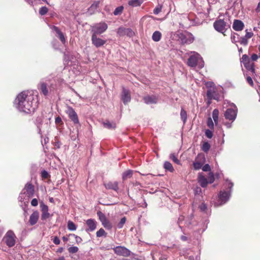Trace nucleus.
Instances as JSON below:
<instances>
[{"instance_id":"f257e3e1","label":"nucleus","mask_w":260,"mask_h":260,"mask_svg":"<svg viewBox=\"0 0 260 260\" xmlns=\"http://www.w3.org/2000/svg\"><path fill=\"white\" fill-rule=\"evenodd\" d=\"M39 100L38 95L32 91H24L17 96L14 101L16 109L21 112L31 113L38 108Z\"/></svg>"},{"instance_id":"f03ea898","label":"nucleus","mask_w":260,"mask_h":260,"mask_svg":"<svg viewBox=\"0 0 260 260\" xmlns=\"http://www.w3.org/2000/svg\"><path fill=\"white\" fill-rule=\"evenodd\" d=\"M187 64L191 67L198 65L199 68H202L204 67V63L200 54L193 52L188 59Z\"/></svg>"},{"instance_id":"7ed1b4c3","label":"nucleus","mask_w":260,"mask_h":260,"mask_svg":"<svg viewBox=\"0 0 260 260\" xmlns=\"http://www.w3.org/2000/svg\"><path fill=\"white\" fill-rule=\"evenodd\" d=\"M16 237L13 232L9 231L3 238V241L9 247H13L16 243Z\"/></svg>"},{"instance_id":"20e7f679","label":"nucleus","mask_w":260,"mask_h":260,"mask_svg":"<svg viewBox=\"0 0 260 260\" xmlns=\"http://www.w3.org/2000/svg\"><path fill=\"white\" fill-rule=\"evenodd\" d=\"M52 85L53 84L50 81H42L40 84L39 89L44 95L46 96L49 94V92L54 89Z\"/></svg>"},{"instance_id":"39448f33","label":"nucleus","mask_w":260,"mask_h":260,"mask_svg":"<svg viewBox=\"0 0 260 260\" xmlns=\"http://www.w3.org/2000/svg\"><path fill=\"white\" fill-rule=\"evenodd\" d=\"M225 185L229 188H230V190L227 191H220L219 194V198L221 204H224L229 199L230 197L231 189L233 186V184L232 182H231L229 181H226L225 183Z\"/></svg>"},{"instance_id":"423d86ee","label":"nucleus","mask_w":260,"mask_h":260,"mask_svg":"<svg viewBox=\"0 0 260 260\" xmlns=\"http://www.w3.org/2000/svg\"><path fill=\"white\" fill-rule=\"evenodd\" d=\"M214 27L216 30L224 35V32L228 27H230L223 19H219L215 21L213 24Z\"/></svg>"},{"instance_id":"0eeeda50","label":"nucleus","mask_w":260,"mask_h":260,"mask_svg":"<svg viewBox=\"0 0 260 260\" xmlns=\"http://www.w3.org/2000/svg\"><path fill=\"white\" fill-rule=\"evenodd\" d=\"M108 28L107 24L105 22H100L95 24L92 26V34L96 35L104 33Z\"/></svg>"},{"instance_id":"6e6552de","label":"nucleus","mask_w":260,"mask_h":260,"mask_svg":"<svg viewBox=\"0 0 260 260\" xmlns=\"http://www.w3.org/2000/svg\"><path fill=\"white\" fill-rule=\"evenodd\" d=\"M114 253L118 255L128 257L131 255V251L124 246H118L113 248Z\"/></svg>"},{"instance_id":"1a4fd4ad","label":"nucleus","mask_w":260,"mask_h":260,"mask_svg":"<svg viewBox=\"0 0 260 260\" xmlns=\"http://www.w3.org/2000/svg\"><path fill=\"white\" fill-rule=\"evenodd\" d=\"M66 113L68 115L69 117L71 120V121H73L74 124H79V121L77 114L72 107L69 106H67Z\"/></svg>"},{"instance_id":"9d476101","label":"nucleus","mask_w":260,"mask_h":260,"mask_svg":"<svg viewBox=\"0 0 260 260\" xmlns=\"http://www.w3.org/2000/svg\"><path fill=\"white\" fill-rule=\"evenodd\" d=\"M178 37L183 44H190L194 40L193 36L188 32L180 33L178 34Z\"/></svg>"},{"instance_id":"9b49d317","label":"nucleus","mask_w":260,"mask_h":260,"mask_svg":"<svg viewBox=\"0 0 260 260\" xmlns=\"http://www.w3.org/2000/svg\"><path fill=\"white\" fill-rule=\"evenodd\" d=\"M225 117L226 119L230 120H234L237 116V109L235 105L232 107L228 108L224 114Z\"/></svg>"},{"instance_id":"f8f14e48","label":"nucleus","mask_w":260,"mask_h":260,"mask_svg":"<svg viewBox=\"0 0 260 260\" xmlns=\"http://www.w3.org/2000/svg\"><path fill=\"white\" fill-rule=\"evenodd\" d=\"M98 215L99 216V219L101 221L103 225L107 229L111 230L112 228V224L107 219L105 215L101 212H98Z\"/></svg>"},{"instance_id":"ddd939ff","label":"nucleus","mask_w":260,"mask_h":260,"mask_svg":"<svg viewBox=\"0 0 260 260\" xmlns=\"http://www.w3.org/2000/svg\"><path fill=\"white\" fill-rule=\"evenodd\" d=\"M117 33L119 36L126 35L128 37H132L134 35V31L131 28L123 27H119L117 30Z\"/></svg>"},{"instance_id":"4468645a","label":"nucleus","mask_w":260,"mask_h":260,"mask_svg":"<svg viewBox=\"0 0 260 260\" xmlns=\"http://www.w3.org/2000/svg\"><path fill=\"white\" fill-rule=\"evenodd\" d=\"M91 41L92 43L97 48L103 46L106 43V40L98 38L95 34L92 35Z\"/></svg>"},{"instance_id":"2eb2a0df","label":"nucleus","mask_w":260,"mask_h":260,"mask_svg":"<svg viewBox=\"0 0 260 260\" xmlns=\"http://www.w3.org/2000/svg\"><path fill=\"white\" fill-rule=\"evenodd\" d=\"M40 207L42 211L41 219L46 220L50 216V213L48 212V207L41 202Z\"/></svg>"},{"instance_id":"dca6fc26","label":"nucleus","mask_w":260,"mask_h":260,"mask_svg":"<svg viewBox=\"0 0 260 260\" xmlns=\"http://www.w3.org/2000/svg\"><path fill=\"white\" fill-rule=\"evenodd\" d=\"M207 97L209 100L214 99L218 100L219 96L216 91L214 87H210L207 90Z\"/></svg>"},{"instance_id":"f3484780","label":"nucleus","mask_w":260,"mask_h":260,"mask_svg":"<svg viewBox=\"0 0 260 260\" xmlns=\"http://www.w3.org/2000/svg\"><path fill=\"white\" fill-rule=\"evenodd\" d=\"M24 190L25 191L24 193L26 194L27 197L30 198L33 196L35 190L34 186L31 183H27L25 186Z\"/></svg>"},{"instance_id":"a211bd4d","label":"nucleus","mask_w":260,"mask_h":260,"mask_svg":"<svg viewBox=\"0 0 260 260\" xmlns=\"http://www.w3.org/2000/svg\"><path fill=\"white\" fill-rule=\"evenodd\" d=\"M121 99L124 104H126L131 101V95L129 90L123 88L121 94Z\"/></svg>"},{"instance_id":"6ab92c4d","label":"nucleus","mask_w":260,"mask_h":260,"mask_svg":"<svg viewBox=\"0 0 260 260\" xmlns=\"http://www.w3.org/2000/svg\"><path fill=\"white\" fill-rule=\"evenodd\" d=\"M244 27V23L240 20H234L233 24V28L236 31H241Z\"/></svg>"},{"instance_id":"aec40b11","label":"nucleus","mask_w":260,"mask_h":260,"mask_svg":"<svg viewBox=\"0 0 260 260\" xmlns=\"http://www.w3.org/2000/svg\"><path fill=\"white\" fill-rule=\"evenodd\" d=\"M86 224L88 228L86 230L87 232H92L96 229V221L92 219H89L86 221Z\"/></svg>"},{"instance_id":"412c9836","label":"nucleus","mask_w":260,"mask_h":260,"mask_svg":"<svg viewBox=\"0 0 260 260\" xmlns=\"http://www.w3.org/2000/svg\"><path fill=\"white\" fill-rule=\"evenodd\" d=\"M39 213L38 211H34L30 216L29 222L30 225L35 224L39 219Z\"/></svg>"},{"instance_id":"4be33fe9","label":"nucleus","mask_w":260,"mask_h":260,"mask_svg":"<svg viewBox=\"0 0 260 260\" xmlns=\"http://www.w3.org/2000/svg\"><path fill=\"white\" fill-rule=\"evenodd\" d=\"M105 187L108 189H113L116 191H117L119 189L118 186V182H109L107 183L104 184Z\"/></svg>"},{"instance_id":"5701e85b","label":"nucleus","mask_w":260,"mask_h":260,"mask_svg":"<svg viewBox=\"0 0 260 260\" xmlns=\"http://www.w3.org/2000/svg\"><path fill=\"white\" fill-rule=\"evenodd\" d=\"M143 100L147 104H156L157 102V98L154 95L146 96L144 97Z\"/></svg>"},{"instance_id":"b1692460","label":"nucleus","mask_w":260,"mask_h":260,"mask_svg":"<svg viewBox=\"0 0 260 260\" xmlns=\"http://www.w3.org/2000/svg\"><path fill=\"white\" fill-rule=\"evenodd\" d=\"M52 29L56 32L57 35V37L59 39L61 42L63 44H64L66 43V38L62 32H61L59 28L55 26H53Z\"/></svg>"},{"instance_id":"393cba45","label":"nucleus","mask_w":260,"mask_h":260,"mask_svg":"<svg viewBox=\"0 0 260 260\" xmlns=\"http://www.w3.org/2000/svg\"><path fill=\"white\" fill-rule=\"evenodd\" d=\"M198 181L203 187H205L208 184L207 179L201 174H200L198 177Z\"/></svg>"},{"instance_id":"a878e982","label":"nucleus","mask_w":260,"mask_h":260,"mask_svg":"<svg viewBox=\"0 0 260 260\" xmlns=\"http://www.w3.org/2000/svg\"><path fill=\"white\" fill-rule=\"evenodd\" d=\"M244 66L245 68L248 71H251L252 73H254L255 69H254V64L253 62H251L250 61V59L247 62H246L244 64Z\"/></svg>"},{"instance_id":"bb28decb","label":"nucleus","mask_w":260,"mask_h":260,"mask_svg":"<svg viewBox=\"0 0 260 260\" xmlns=\"http://www.w3.org/2000/svg\"><path fill=\"white\" fill-rule=\"evenodd\" d=\"M161 38V34L159 31H155L153 32L152 36V40L155 42H158Z\"/></svg>"},{"instance_id":"cd10ccee","label":"nucleus","mask_w":260,"mask_h":260,"mask_svg":"<svg viewBox=\"0 0 260 260\" xmlns=\"http://www.w3.org/2000/svg\"><path fill=\"white\" fill-rule=\"evenodd\" d=\"M144 2V0H130L128 1V5L133 7L140 6Z\"/></svg>"},{"instance_id":"c85d7f7f","label":"nucleus","mask_w":260,"mask_h":260,"mask_svg":"<svg viewBox=\"0 0 260 260\" xmlns=\"http://www.w3.org/2000/svg\"><path fill=\"white\" fill-rule=\"evenodd\" d=\"M104 127L109 129H114L116 127V124L114 122H110L109 121H106L103 123Z\"/></svg>"},{"instance_id":"c756f323","label":"nucleus","mask_w":260,"mask_h":260,"mask_svg":"<svg viewBox=\"0 0 260 260\" xmlns=\"http://www.w3.org/2000/svg\"><path fill=\"white\" fill-rule=\"evenodd\" d=\"M199 156H198L193 163V168L195 170H199L201 168L203 163L198 161Z\"/></svg>"},{"instance_id":"7c9ffc66","label":"nucleus","mask_w":260,"mask_h":260,"mask_svg":"<svg viewBox=\"0 0 260 260\" xmlns=\"http://www.w3.org/2000/svg\"><path fill=\"white\" fill-rule=\"evenodd\" d=\"M219 111L217 109H215L212 112V117L215 124H217L218 121Z\"/></svg>"},{"instance_id":"2f4dec72","label":"nucleus","mask_w":260,"mask_h":260,"mask_svg":"<svg viewBox=\"0 0 260 260\" xmlns=\"http://www.w3.org/2000/svg\"><path fill=\"white\" fill-rule=\"evenodd\" d=\"M164 168L170 172H173L174 171L172 165L169 161H165L164 165Z\"/></svg>"},{"instance_id":"473e14b6","label":"nucleus","mask_w":260,"mask_h":260,"mask_svg":"<svg viewBox=\"0 0 260 260\" xmlns=\"http://www.w3.org/2000/svg\"><path fill=\"white\" fill-rule=\"evenodd\" d=\"M133 171L128 170L124 172L122 174V179L126 180L128 178H131L133 175Z\"/></svg>"},{"instance_id":"72a5a7b5","label":"nucleus","mask_w":260,"mask_h":260,"mask_svg":"<svg viewBox=\"0 0 260 260\" xmlns=\"http://www.w3.org/2000/svg\"><path fill=\"white\" fill-rule=\"evenodd\" d=\"M123 9L124 8L123 6H119L117 7L113 12L114 15L117 16L121 14L122 13Z\"/></svg>"},{"instance_id":"f704fd0d","label":"nucleus","mask_w":260,"mask_h":260,"mask_svg":"<svg viewBox=\"0 0 260 260\" xmlns=\"http://www.w3.org/2000/svg\"><path fill=\"white\" fill-rule=\"evenodd\" d=\"M68 228L70 231H75L77 226L72 221H69L68 222Z\"/></svg>"},{"instance_id":"c9c22d12","label":"nucleus","mask_w":260,"mask_h":260,"mask_svg":"<svg viewBox=\"0 0 260 260\" xmlns=\"http://www.w3.org/2000/svg\"><path fill=\"white\" fill-rule=\"evenodd\" d=\"M180 116L181 119L183 120V123H185L186 122L187 119V113L186 111L183 109H181Z\"/></svg>"},{"instance_id":"e433bc0d","label":"nucleus","mask_w":260,"mask_h":260,"mask_svg":"<svg viewBox=\"0 0 260 260\" xmlns=\"http://www.w3.org/2000/svg\"><path fill=\"white\" fill-rule=\"evenodd\" d=\"M210 148V145L208 142H205L203 143L202 149V150L205 152H207L209 151Z\"/></svg>"},{"instance_id":"4c0bfd02","label":"nucleus","mask_w":260,"mask_h":260,"mask_svg":"<svg viewBox=\"0 0 260 260\" xmlns=\"http://www.w3.org/2000/svg\"><path fill=\"white\" fill-rule=\"evenodd\" d=\"M96 236L98 237H102V236H106V233L105 232V231H104V230L103 229H100L98 231H97L96 232Z\"/></svg>"},{"instance_id":"58836bf2","label":"nucleus","mask_w":260,"mask_h":260,"mask_svg":"<svg viewBox=\"0 0 260 260\" xmlns=\"http://www.w3.org/2000/svg\"><path fill=\"white\" fill-rule=\"evenodd\" d=\"M48 11V9L46 7H42L39 10V14L41 15H45Z\"/></svg>"},{"instance_id":"ea45409f","label":"nucleus","mask_w":260,"mask_h":260,"mask_svg":"<svg viewBox=\"0 0 260 260\" xmlns=\"http://www.w3.org/2000/svg\"><path fill=\"white\" fill-rule=\"evenodd\" d=\"M125 222H126V218L125 217H122L121 219L120 222L117 224L118 228L121 229L123 227L124 223H125Z\"/></svg>"},{"instance_id":"a19ab883","label":"nucleus","mask_w":260,"mask_h":260,"mask_svg":"<svg viewBox=\"0 0 260 260\" xmlns=\"http://www.w3.org/2000/svg\"><path fill=\"white\" fill-rule=\"evenodd\" d=\"M170 158L172 159L174 162H175L177 164H180V161L178 159L177 156L175 155L174 153H172L170 154Z\"/></svg>"},{"instance_id":"79ce46f5","label":"nucleus","mask_w":260,"mask_h":260,"mask_svg":"<svg viewBox=\"0 0 260 260\" xmlns=\"http://www.w3.org/2000/svg\"><path fill=\"white\" fill-rule=\"evenodd\" d=\"M208 126L211 128L213 129L214 128V123L213 122L212 119L211 117H209L207 119V122Z\"/></svg>"},{"instance_id":"37998d69","label":"nucleus","mask_w":260,"mask_h":260,"mask_svg":"<svg viewBox=\"0 0 260 260\" xmlns=\"http://www.w3.org/2000/svg\"><path fill=\"white\" fill-rule=\"evenodd\" d=\"M79 249L76 246H72L68 248V251L71 253H75L78 252Z\"/></svg>"},{"instance_id":"c03bdc74","label":"nucleus","mask_w":260,"mask_h":260,"mask_svg":"<svg viewBox=\"0 0 260 260\" xmlns=\"http://www.w3.org/2000/svg\"><path fill=\"white\" fill-rule=\"evenodd\" d=\"M208 183H212L214 181V176L212 173H210L207 179Z\"/></svg>"},{"instance_id":"a18cd8bd","label":"nucleus","mask_w":260,"mask_h":260,"mask_svg":"<svg viewBox=\"0 0 260 260\" xmlns=\"http://www.w3.org/2000/svg\"><path fill=\"white\" fill-rule=\"evenodd\" d=\"M240 43L241 44L246 46L248 44V39L245 36L241 37L240 40Z\"/></svg>"},{"instance_id":"49530a36","label":"nucleus","mask_w":260,"mask_h":260,"mask_svg":"<svg viewBox=\"0 0 260 260\" xmlns=\"http://www.w3.org/2000/svg\"><path fill=\"white\" fill-rule=\"evenodd\" d=\"M249 60H250V59H249V57L248 56V55L246 54H244V55H243V56L241 58V61L244 64V63H245L246 62H247Z\"/></svg>"},{"instance_id":"de8ad7c7","label":"nucleus","mask_w":260,"mask_h":260,"mask_svg":"<svg viewBox=\"0 0 260 260\" xmlns=\"http://www.w3.org/2000/svg\"><path fill=\"white\" fill-rule=\"evenodd\" d=\"M205 135L207 138L210 139L213 136V133L209 129H207L205 131Z\"/></svg>"},{"instance_id":"09e8293b","label":"nucleus","mask_w":260,"mask_h":260,"mask_svg":"<svg viewBox=\"0 0 260 260\" xmlns=\"http://www.w3.org/2000/svg\"><path fill=\"white\" fill-rule=\"evenodd\" d=\"M245 32V37L248 39L251 38L253 36V33L252 31H248L247 29H246Z\"/></svg>"},{"instance_id":"8fccbe9b","label":"nucleus","mask_w":260,"mask_h":260,"mask_svg":"<svg viewBox=\"0 0 260 260\" xmlns=\"http://www.w3.org/2000/svg\"><path fill=\"white\" fill-rule=\"evenodd\" d=\"M70 235H72V236H73L74 237H75L76 242L77 244H79L82 242V239L81 237H80L77 235H75V234H71Z\"/></svg>"},{"instance_id":"3c124183","label":"nucleus","mask_w":260,"mask_h":260,"mask_svg":"<svg viewBox=\"0 0 260 260\" xmlns=\"http://www.w3.org/2000/svg\"><path fill=\"white\" fill-rule=\"evenodd\" d=\"M161 11V6H158L156 7L154 10H153V13L155 15L158 14L159 13H160Z\"/></svg>"},{"instance_id":"603ef678","label":"nucleus","mask_w":260,"mask_h":260,"mask_svg":"<svg viewBox=\"0 0 260 260\" xmlns=\"http://www.w3.org/2000/svg\"><path fill=\"white\" fill-rule=\"evenodd\" d=\"M210 166L208 164H206L202 168V170L203 171L207 172L210 171Z\"/></svg>"},{"instance_id":"864d4df0","label":"nucleus","mask_w":260,"mask_h":260,"mask_svg":"<svg viewBox=\"0 0 260 260\" xmlns=\"http://www.w3.org/2000/svg\"><path fill=\"white\" fill-rule=\"evenodd\" d=\"M53 243L56 245L60 244V241L57 237H54L53 239Z\"/></svg>"},{"instance_id":"5fc2aeb1","label":"nucleus","mask_w":260,"mask_h":260,"mask_svg":"<svg viewBox=\"0 0 260 260\" xmlns=\"http://www.w3.org/2000/svg\"><path fill=\"white\" fill-rule=\"evenodd\" d=\"M207 207L206 205L204 203H202L200 206V209L202 211H205L207 209Z\"/></svg>"},{"instance_id":"6e6d98bb","label":"nucleus","mask_w":260,"mask_h":260,"mask_svg":"<svg viewBox=\"0 0 260 260\" xmlns=\"http://www.w3.org/2000/svg\"><path fill=\"white\" fill-rule=\"evenodd\" d=\"M258 58V55L256 54H253L251 56V59L253 61H255Z\"/></svg>"},{"instance_id":"4d7b16f0","label":"nucleus","mask_w":260,"mask_h":260,"mask_svg":"<svg viewBox=\"0 0 260 260\" xmlns=\"http://www.w3.org/2000/svg\"><path fill=\"white\" fill-rule=\"evenodd\" d=\"M38 204V202L37 199H33L31 201V205L32 206H37Z\"/></svg>"},{"instance_id":"13d9d810","label":"nucleus","mask_w":260,"mask_h":260,"mask_svg":"<svg viewBox=\"0 0 260 260\" xmlns=\"http://www.w3.org/2000/svg\"><path fill=\"white\" fill-rule=\"evenodd\" d=\"M41 175L42 177L44 178H47L49 175L48 172L45 170L42 172Z\"/></svg>"},{"instance_id":"bf43d9fd","label":"nucleus","mask_w":260,"mask_h":260,"mask_svg":"<svg viewBox=\"0 0 260 260\" xmlns=\"http://www.w3.org/2000/svg\"><path fill=\"white\" fill-rule=\"evenodd\" d=\"M55 122L56 124H61L62 123L61 118L59 116H58L55 118Z\"/></svg>"},{"instance_id":"052dcab7","label":"nucleus","mask_w":260,"mask_h":260,"mask_svg":"<svg viewBox=\"0 0 260 260\" xmlns=\"http://www.w3.org/2000/svg\"><path fill=\"white\" fill-rule=\"evenodd\" d=\"M98 6V3H94L90 7V8L89 9V11H90L92 9H96L97 8Z\"/></svg>"},{"instance_id":"680f3d73","label":"nucleus","mask_w":260,"mask_h":260,"mask_svg":"<svg viewBox=\"0 0 260 260\" xmlns=\"http://www.w3.org/2000/svg\"><path fill=\"white\" fill-rule=\"evenodd\" d=\"M247 81L250 85L252 86L253 85L252 79L250 77L247 78Z\"/></svg>"},{"instance_id":"e2e57ef3","label":"nucleus","mask_w":260,"mask_h":260,"mask_svg":"<svg viewBox=\"0 0 260 260\" xmlns=\"http://www.w3.org/2000/svg\"><path fill=\"white\" fill-rule=\"evenodd\" d=\"M231 40L232 42H236L237 41L236 40V36L234 35L231 36Z\"/></svg>"},{"instance_id":"0e129e2a","label":"nucleus","mask_w":260,"mask_h":260,"mask_svg":"<svg viewBox=\"0 0 260 260\" xmlns=\"http://www.w3.org/2000/svg\"><path fill=\"white\" fill-rule=\"evenodd\" d=\"M63 251V248L62 247H60L57 249V252L58 253H61Z\"/></svg>"},{"instance_id":"69168bd1","label":"nucleus","mask_w":260,"mask_h":260,"mask_svg":"<svg viewBox=\"0 0 260 260\" xmlns=\"http://www.w3.org/2000/svg\"><path fill=\"white\" fill-rule=\"evenodd\" d=\"M55 260H65V258L64 256H61L58 258L55 259Z\"/></svg>"},{"instance_id":"338daca9","label":"nucleus","mask_w":260,"mask_h":260,"mask_svg":"<svg viewBox=\"0 0 260 260\" xmlns=\"http://www.w3.org/2000/svg\"><path fill=\"white\" fill-rule=\"evenodd\" d=\"M26 1L27 2V3L28 4H30L31 5H33V1H32V0H26Z\"/></svg>"},{"instance_id":"774afa93","label":"nucleus","mask_w":260,"mask_h":260,"mask_svg":"<svg viewBox=\"0 0 260 260\" xmlns=\"http://www.w3.org/2000/svg\"><path fill=\"white\" fill-rule=\"evenodd\" d=\"M166 259V257L165 256H161L159 258V260H163Z\"/></svg>"}]
</instances>
